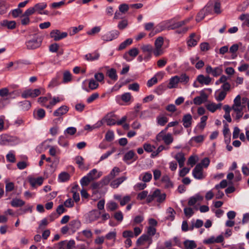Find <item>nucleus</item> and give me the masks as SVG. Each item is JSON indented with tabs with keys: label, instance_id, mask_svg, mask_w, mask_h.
Instances as JSON below:
<instances>
[{
	"label": "nucleus",
	"instance_id": "39",
	"mask_svg": "<svg viewBox=\"0 0 249 249\" xmlns=\"http://www.w3.org/2000/svg\"><path fill=\"white\" fill-rule=\"evenodd\" d=\"M120 172V169L118 167H115L108 176L112 179L116 176H118Z\"/></svg>",
	"mask_w": 249,
	"mask_h": 249
},
{
	"label": "nucleus",
	"instance_id": "53",
	"mask_svg": "<svg viewBox=\"0 0 249 249\" xmlns=\"http://www.w3.org/2000/svg\"><path fill=\"white\" fill-rule=\"evenodd\" d=\"M148 191H143L141 193H139L137 196V199H140L141 200L144 199L146 198L148 196Z\"/></svg>",
	"mask_w": 249,
	"mask_h": 249
},
{
	"label": "nucleus",
	"instance_id": "37",
	"mask_svg": "<svg viewBox=\"0 0 249 249\" xmlns=\"http://www.w3.org/2000/svg\"><path fill=\"white\" fill-rule=\"evenodd\" d=\"M70 176L67 172H62L59 174L58 178L61 182H64L70 179Z\"/></svg>",
	"mask_w": 249,
	"mask_h": 249
},
{
	"label": "nucleus",
	"instance_id": "24",
	"mask_svg": "<svg viewBox=\"0 0 249 249\" xmlns=\"http://www.w3.org/2000/svg\"><path fill=\"white\" fill-rule=\"evenodd\" d=\"M100 54L97 52L89 53L85 55L86 59L88 61H93L98 59Z\"/></svg>",
	"mask_w": 249,
	"mask_h": 249
},
{
	"label": "nucleus",
	"instance_id": "36",
	"mask_svg": "<svg viewBox=\"0 0 249 249\" xmlns=\"http://www.w3.org/2000/svg\"><path fill=\"white\" fill-rule=\"evenodd\" d=\"M158 124L161 125H164L168 122V118L165 116H159L157 118Z\"/></svg>",
	"mask_w": 249,
	"mask_h": 249
},
{
	"label": "nucleus",
	"instance_id": "46",
	"mask_svg": "<svg viewBox=\"0 0 249 249\" xmlns=\"http://www.w3.org/2000/svg\"><path fill=\"white\" fill-rule=\"evenodd\" d=\"M102 124H103L102 122L101 121H100V122H98L97 124L93 125L92 126H90L89 124H87L85 126V129L88 130H92L93 129L99 127L100 126H101L102 125Z\"/></svg>",
	"mask_w": 249,
	"mask_h": 249
},
{
	"label": "nucleus",
	"instance_id": "50",
	"mask_svg": "<svg viewBox=\"0 0 249 249\" xmlns=\"http://www.w3.org/2000/svg\"><path fill=\"white\" fill-rule=\"evenodd\" d=\"M127 20L126 19H123L119 22L118 27L120 30H123L127 27Z\"/></svg>",
	"mask_w": 249,
	"mask_h": 249
},
{
	"label": "nucleus",
	"instance_id": "9",
	"mask_svg": "<svg viewBox=\"0 0 249 249\" xmlns=\"http://www.w3.org/2000/svg\"><path fill=\"white\" fill-rule=\"evenodd\" d=\"M208 99V95L203 91L201 92L200 96L196 97L193 100V103L196 105H200L206 102Z\"/></svg>",
	"mask_w": 249,
	"mask_h": 249
},
{
	"label": "nucleus",
	"instance_id": "8",
	"mask_svg": "<svg viewBox=\"0 0 249 249\" xmlns=\"http://www.w3.org/2000/svg\"><path fill=\"white\" fill-rule=\"evenodd\" d=\"M119 34L120 33L118 31H112L109 33H108L102 36V38L103 40L106 41H111L113 39L116 38L118 36Z\"/></svg>",
	"mask_w": 249,
	"mask_h": 249
},
{
	"label": "nucleus",
	"instance_id": "31",
	"mask_svg": "<svg viewBox=\"0 0 249 249\" xmlns=\"http://www.w3.org/2000/svg\"><path fill=\"white\" fill-rule=\"evenodd\" d=\"M159 194V189H156L152 194L148 195L146 198V202L149 203L151 202L155 198H156L157 196Z\"/></svg>",
	"mask_w": 249,
	"mask_h": 249
},
{
	"label": "nucleus",
	"instance_id": "16",
	"mask_svg": "<svg viewBox=\"0 0 249 249\" xmlns=\"http://www.w3.org/2000/svg\"><path fill=\"white\" fill-rule=\"evenodd\" d=\"M137 159L138 157L136 155L134 151L133 150H130L127 153H126L124 157V160L125 161H127L131 160H136Z\"/></svg>",
	"mask_w": 249,
	"mask_h": 249
},
{
	"label": "nucleus",
	"instance_id": "19",
	"mask_svg": "<svg viewBox=\"0 0 249 249\" xmlns=\"http://www.w3.org/2000/svg\"><path fill=\"white\" fill-rule=\"evenodd\" d=\"M222 104L219 103L218 104H215V103H212L207 104L206 106L207 109L212 112H214L217 109H220L221 107Z\"/></svg>",
	"mask_w": 249,
	"mask_h": 249
},
{
	"label": "nucleus",
	"instance_id": "44",
	"mask_svg": "<svg viewBox=\"0 0 249 249\" xmlns=\"http://www.w3.org/2000/svg\"><path fill=\"white\" fill-rule=\"evenodd\" d=\"M179 82L183 83L184 84H187L189 80V77L186 74H182L179 77L178 76Z\"/></svg>",
	"mask_w": 249,
	"mask_h": 249
},
{
	"label": "nucleus",
	"instance_id": "49",
	"mask_svg": "<svg viewBox=\"0 0 249 249\" xmlns=\"http://www.w3.org/2000/svg\"><path fill=\"white\" fill-rule=\"evenodd\" d=\"M157 201L159 203H162L165 199L166 195L164 193H161L160 190H159V194L157 196Z\"/></svg>",
	"mask_w": 249,
	"mask_h": 249
},
{
	"label": "nucleus",
	"instance_id": "32",
	"mask_svg": "<svg viewBox=\"0 0 249 249\" xmlns=\"http://www.w3.org/2000/svg\"><path fill=\"white\" fill-rule=\"evenodd\" d=\"M20 107L21 109L23 110H28L31 107V103L29 101H24L23 102H21L20 103Z\"/></svg>",
	"mask_w": 249,
	"mask_h": 249
},
{
	"label": "nucleus",
	"instance_id": "17",
	"mask_svg": "<svg viewBox=\"0 0 249 249\" xmlns=\"http://www.w3.org/2000/svg\"><path fill=\"white\" fill-rule=\"evenodd\" d=\"M107 75L114 81H117L118 79L116 70L114 68H111L108 70L107 71Z\"/></svg>",
	"mask_w": 249,
	"mask_h": 249
},
{
	"label": "nucleus",
	"instance_id": "64",
	"mask_svg": "<svg viewBox=\"0 0 249 249\" xmlns=\"http://www.w3.org/2000/svg\"><path fill=\"white\" fill-rule=\"evenodd\" d=\"M114 216L115 219L119 222H121L124 217L123 214L121 211H118L115 213Z\"/></svg>",
	"mask_w": 249,
	"mask_h": 249
},
{
	"label": "nucleus",
	"instance_id": "23",
	"mask_svg": "<svg viewBox=\"0 0 249 249\" xmlns=\"http://www.w3.org/2000/svg\"><path fill=\"white\" fill-rule=\"evenodd\" d=\"M97 170L96 169H93L90 171L87 176L91 181H93L95 179H97L101 176V175L99 174L97 175Z\"/></svg>",
	"mask_w": 249,
	"mask_h": 249
},
{
	"label": "nucleus",
	"instance_id": "12",
	"mask_svg": "<svg viewBox=\"0 0 249 249\" xmlns=\"http://www.w3.org/2000/svg\"><path fill=\"white\" fill-rule=\"evenodd\" d=\"M196 80L201 85H208L212 81V78L209 76H204L203 74L197 76Z\"/></svg>",
	"mask_w": 249,
	"mask_h": 249
},
{
	"label": "nucleus",
	"instance_id": "58",
	"mask_svg": "<svg viewBox=\"0 0 249 249\" xmlns=\"http://www.w3.org/2000/svg\"><path fill=\"white\" fill-rule=\"evenodd\" d=\"M227 94L225 91H221L219 92L218 96L215 97V99L218 101H221L224 99Z\"/></svg>",
	"mask_w": 249,
	"mask_h": 249
},
{
	"label": "nucleus",
	"instance_id": "21",
	"mask_svg": "<svg viewBox=\"0 0 249 249\" xmlns=\"http://www.w3.org/2000/svg\"><path fill=\"white\" fill-rule=\"evenodd\" d=\"M184 249H194L196 248L197 245L193 240H186L183 242Z\"/></svg>",
	"mask_w": 249,
	"mask_h": 249
},
{
	"label": "nucleus",
	"instance_id": "60",
	"mask_svg": "<svg viewBox=\"0 0 249 249\" xmlns=\"http://www.w3.org/2000/svg\"><path fill=\"white\" fill-rule=\"evenodd\" d=\"M94 78L97 82H101L104 81V75L102 72H98L95 74Z\"/></svg>",
	"mask_w": 249,
	"mask_h": 249
},
{
	"label": "nucleus",
	"instance_id": "2",
	"mask_svg": "<svg viewBox=\"0 0 249 249\" xmlns=\"http://www.w3.org/2000/svg\"><path fill=\"white\" fill-rule=\"evenodd\" d=\"M41 42V37L39 36L34 35L32 38L26 42V45L28 49L34 50L39 47Z\"/></svg>",
	"mask_w": 249,
	"mask_h": 249
},
{
	"label": "nucleus",
	"instance_id": "42",
	"mask_svg": "<svg viewBox=\"0 0 249 249\" xmlns=\"http://www.w3.org/2000/svg\"><path fill=\"white\" fill-rule=\"evenodd\" d=\"M63 82L67 83L70 82L71 80V75L70 71H65L63 73Z\"/></svg>",
	"mask_w": 249,
	"mask_h": 249
},
{
	"label": "nucleus",
	"instance_id": "15",
	"mask_svg": "<svg viewBox=\"0 0 249 249\" xmlns=\"http://www.w3.org/2000/svg\"><path fill=\"white\" fill-rule=\"evenodd\" d=\"M127 178L124 176L118 178L111 182L110 184V186L113 188H117L122 182H123Z\"/></svg>",
	"mask_w": 249,
	"mask_h": 249
},
{
	"label": "nucleus",
	"instance_id": "62",
	"mask_svg": "<svg viewBox=\"0 0 249 249\" xmlns=\"http://www.w3.org/2000/svg\"><path fill=\"white\" fill-rule=\"evenodd\" d=\"M131 200V197L129 196H124L122 200H121L120 203L121 206H124L127 203H128Z\"/></svg>",
	"mask_w": 249,
	"mask_h": 249
},
{
	"label": "nucleus",
	"instance_id": "29",
	"mask_svg": "<svg viewBox=\"0 0 249 249\" xmlns=\"http://www.w3.org/2000/svg\"><path fill=\"white\" fill-rule=\"evenodd\" d=\"M166 213L167 214L166 217L167 219L170 221H173L174 219L176 212L172 208L169 207L167 210Z\"/></svg>",
	"mask_w": 249,
	"mask_h": 249
},
{
	"label": "nucleus",
	"instance_id": "61",
	"mask_svg": "<svg viewBox=\"0 0 249 249\" xmlns=\"http://www.w3.org/2000/svg\"><path fill=\"white\" fill-rule=\"evenodd\" d=\"M118 207L117 204L114 202H111L108 204L107 208L108 210L110 211H113L116 210Z\"/></svg>",
	"mask_w": 249,
	"mask_h": 249
},
{
	"label": "nucleus",
	"instance_id": "43",
	"mask_svg": "<svg viewBox=\"0 0 249 249\" xmlns=\"http://www.w3.org/2000/svg\"><path fill=\"white\" fill-rule=\"evenodd\" d=\"M234 104L231 107H241L243 106L241 105V96L238 95H237L235 98L234 99Z\"/></svg>",
	"mask_w": 249,
	"mask_h": 249
},
{
	"label": "nucleus",
	"instance_id": "7",
	"mask_svg": "<svg viewBox=\"0 0 249 249\" xmlns=\"http://www.w3.org/2000/svg\"><path fill=\"white\" fill-rule=\"evenodd\" d=\"M206 72L208 74H212L214 77H217L222 73V69L220 67L213 68L211 66L208 65L206 68Z\"/></svg>",
	"mask_w": 249,
	"mask_h": 249
},
{
	"label": "nucleus",
	"instance_id": "11",
	"mask_svg": "<svg viewBox=\"0 0 249 249\" xmlns=\"http://www.w3.org/2000/svg\"><path fill=\"white\" fill-rule=\"evenodd\" d=\"M193 122L192 117L190 114H186L183 116L182 122L184 127L188 128L191 127Z\"/></svg>",
	"mask_w": 249,
	"mask_h": 249
},
{
	"label": "nucleus",
	"instance_id": "52",
	"mask_svg": "<svg viewBox=\"0 0 249 249\" xmlns=\"http://www.w3.org/2000/svg\"><path fill=\"white\" fill-rule=\"evenodd\" d=\"M184 213L185 216L188 217H191L194 213L193 209L190 207L185 208Z\"/></svg>",
	"mask_w": 249,
	"mask_h": 249
},
{
	"label": "nucleus",
	"instance_id": "41",
	"mask_svg": "<svg viewBox=\"0 0 249 249\" xmlns=\"http://www.w3.org/2000/svg\"><path fill=\"white\" fill-rule=\"evenodd\" d=\"M173 140L174 139L171 134L168 133L166 135L165 137H164L163 141L166 144L169 145L173 142Z\"/></svg>",
	"mask_w": 249,
	"mask_h": 249
},
{
	"label": "nucleus",
	"instance_id": "47",
	"mask_svg": "<svg viewBox=\"0 0 249 249\" xmlns=\"http://www.w3.org/2000/svg\"><path fill=\"white\" fill-rule=\"evenodd\" d=\"M206 15H207L205 13L203 9H202L197 14V15L196 18V21L197 22H199L200 21L202 20Z\"/></svg>",
	"mask_w": 249,
	"mask_h": 249
},
{
	"label": "nucleus",
	"instance_id": "4",
	"mask_svg": "<svg viewBox=\"0 0 249 249\" xmlns=\"http://www.w3.org/2000/svg\"><path fill=\"white\" fill-rule=\"evenodd\" d=\"M41 94L40 89H28L24 90L21 93V96L23 98H27L28 97L35 98Z\"/></svg>",
	"mask_w": 249,
	"mask_h": 249
},
{
	"label": "nucleus",
	"instance_id": "63",
	"mask_svg": "<svg viewBox=\"0 0 249 249\" xmlns=\"http://www.w3.org/2000/svg\"><path fill=\"white\" fill-rule=\"evenodd\" d=\"M112 179L108 176L104 177L101 181L100 182L102 187L104 185H107Z\"/></svg>",
	"mask_w": 249,
	"mask_h": 249
},
{
	"label": "nucleus",
	"instance_id": "34",
	"mask_svg": "<svg viewBox=\"0 0 249 249\" xmlns=\"http://www.w3.org/2000/svg\"><path fill=\"white\" fill-rule=\"evenodd\" d=\"M132 42V39L131 38H128L124 41L122 42L118 48V50H122L124 49L127 46L130 45Z\"/></svg>",
	"mask_w": 249,
	"mask_h": 249
},
{
	"label": "nucleus",
	"instance_id": "38",
	"mask_svg": "<svg viewBox=\"0 0 249 249\" xmlns=\"http://www.w3.org/2000/svg\"><path fill=\"white\" fill-rule=\"evenodd\" d=\"M75 162L78 165L79 168L84 169V159L81 156H77L75 159Z\"/></svg>",
	"mask_w": 249,
	"mask_h": 249
},
{
	"label": "nucleus",
	"instance_id": "59",
	"mask_svg": "<svg viewBox=\"0 0 249 249\" xmlns=\"http://www.w3.org/2000/svg\"><path fill=\"white\" fill-rule=\"evenodd\" d=\"M46 6L47 4L46 3H37L35 5L34 8L35 9V11H39L45 9Z\"/></svg>",
	"mask_w": 249,
	"mask_h": 249
},
{
	"label": "nucleus",
	"instance_id": "22",
	"mask_svg": "<svg viewBox=\"0 0 249 249\" xmlns=\"http://www.w3.org/2000/svg\"><path fill=\"white\" fill-rule=\"evenodd\" d=\"M244 107L245 106H242L241 107H231L232 109L236 113V119L237 120H239L242 117L243 115V110Z\"/></svg>",
	"mask_w": 249,
	"mask_h": 249
},
{
	"label": "nucleus",
	"instance_id": "5",
	"mask_svg": "<svg viewBox=\"0 0 249 249\" xmlns=\"http://www.w3.org/2000/svg\"><path fill=\"white\" fill-rule=\"evenodd\" d=\"M68 34L66 32L61 33L58 30H53L50 33V36L53 38L54 41H58L62 38L66 37Z\"/></svg>",
	"mask_w": 249,
	"mask_h": 249
},
{
	"label": "nucleus",
	"instance_id": "20",
	"mask_svg": "<svg viewBox=\"0 0 249 249\" xmlns=\"http://www.w3.org/2000/svg\"><path fill=\"white\" fill-rule=\"evenodd\" d=\"M141 49L143 53H147L148 55L144 57V59H148L151 57V53L153 51L152 46L150 45H144L141 47Z\"/></svg>",
	"mask_w": 249,
	"mask_h": 249
},
{
	"label": "nucleus",
	"instance_id": "48",
	"mask_svg": "<svg viewBox=\"0 0 249 249\" xmlns=\"http://www.w3.org/2000/svg\"><path fill=\"white\" fill-rule=\"evenodd\" d=\"M92 181L87 176L84 177L80 180V183L82 186H87Z\"/></svg>",
	"mask_w": 249,
	"mask_h": 249
},
{
	"label": "nucleus",
	"instance_id": "30",
	"mask_svg": "<svg viewBox=\"0 0 249 249\" xmlns=\"http://www.w3.org/2000/svg\"><path fill=\"white\" fill-rule=\"evenodd\" d=\"M43 178L39 177L37 178H33L30 180V183L32 187H35L36 185H40L42 184Z\"/></svg>",
	"mask_w": 249,
	"mask_h": 249
},
{
	"label": "nucleus",
	"instance_id": "28",
	"mask_svg": "<svg viewBox=\"0 0 249 249\" xmlns=\"http://www.w3.org/2000/svg\"><path fill=\"white\" fill-rule=\"evenodd\" d=\"M11 204L13 207H18L23 206L25 202L20 199L15 198L11 201Z\"/></svg>",
	"mask_w": 249,
	"mask_h": 249
},
{
	"label": "nucleus",
	"instance_id": "51",
	"mask_svg": "<svg viewBox=\"0 0 249 249\" xmlns=\"http://www.w3.org/2000/svg\"><path fill=\"white\" fill-rule=\"evenodd\" d=\"M161 180L162 182L166 183V185L168 187L172 186V183L168 176H163Z\"/></svg>",
	"mask_w": 249,
	"mask_h": 249
},
{
	"label": "nucleus",
	"instance_id": "18",
	"mask_svg": "<svg viewBox=\"0 0 249 249\" xmlns=\"http://www.w3.org/2000/svg\"><path fill=\"white\" fill-rule=\"evenodd\" d=\"M179 83V79L178 76H175L172 77L167 86L168 88L171 89L175 88L177 87L178 84Z\"/></svg>",
	"mask_w": 249,
	"mask_h": 249
},
{
	"label": "nucleus",
	"instance_id": "10",
	"mask_svg": "<svg viewBox=\"0 0 249 249\" xmlns=\"http://www.w3.org/2000/svg\"><path fill=\"white\" fill-rule=\"evenodd\" d=\"M69 109L67 106H62L54 111L53 115L55 117L61 118V116L67 113L69 111Z\"/></svg>",
	"mask_w": 249,
	"mask_h": 249
},
{
	"label": "nucleus",
	"instance_id": "33",
	"mask_svg": "<svg viewBox=\"0 0 249 249\" xmlns=\"http://www.w3.org/2000/svg\"><path fill=\"white\" fill-rule=\"evenodd\" d=\"M195 36V33H192L190 35V39L188 41V45L189 46L193 47L197 44V40L194 38Z\"/></svg>",
	"mask_w": 249,
	"mask_h": 249
},
{
	"label": "nucleus",
	"instance_id": "3",
	"mask_svg": "<svg viewBox=\"0 0 249 249\" xmlns=\"http://www.w3.org/2000/svg\"><path fill=\"white\" fill-rule=\"evenodd\" d=\"M163 44V38L161 36L158 37L155 41V49L153 51V53L156 56H159L163 53L161 47Z\"/></svg>",
	"mask_w": 249,
	"mask_h": 249
},
{
	"label": "nucleus",
	"instance_id": "57",
	"mask_svg": "<svg viewBox=\"0 0 249 249\" xmlns=\"http://www.w3.org/2000/svg\"><path fill=\"white\" fill-rule=\"evenodd\" d=\"M105 120L108 125H114L117 123L115 119L110 118L108 115L106 117Z\"/></svg>",
	"mask_w": 249,
	"mask_h": 249
},
{
	"label": "nucleus",
	"instance_id": "35",
	"mask_svg": "<svg viewBox=\"0 0 249 249\" xmlns=\"http://www.w3.org/2000/svg\"><path fill=\"white\" fill-rule=\"evenodd\" d=\"M206 14L207 15L211 14L213 9V2L212 1L209 2L203 8Z\"/></svg>",
	"mask_w": 249,
	"mask_h": 249
},
{
	"label": "nucleus",
	"instance_id": "40",
	"mask_svg": "<svg viewBox=\"0 0 249 249\" xmlns=\"http://www.w3.org/2000/svg\"><path fill=\"white\" fill-rule=\"evenodd\" d=\"M99 86V84L97 82L95 81L94 79H90L89 83V88L91 89L94 90L97 89Z\"/></svg>",
	"mask_w": 249,
	"mask_h": 249
},
{
	"label": "nucleus",
	"instance_id": "45",
	"mask_svg": "<svg viewBox=\"0 0 249 249\" xmlns=\"http://www.w3.org/2000/svg\"><path fill=\"white\" fill-rule=\"evenodd\" d=\"M60 76L57 75L55 77L53 78L49 84V87H54L59 84V79Z\"/></svg>",
	"mask_w": 249,
	"mask_h": 249
},
{
	"label": "nucleus",
	"instance_id": "56",
	"mask_svg": "<svg viewBox=\"0 0 249 249\" xmlns=\"http://www.w3.org/2000/svg\"><path fill=\"white\" fill-rule=\"evenodd\" d=\"M14 189V183L12 182H6L5 186V190L6 192L13 191Z\"/></svg>",
	"mask_w": 249,
	"mask_h": 249
},
{
	"label": "nucleus",
	"instance_id": "55",
	"mask_svg": "<svg viewBox=\"0 0 249 249\" xmlns=\"http://www.w3.org/2000/svg\"><path fill=\"white\" fill-rule=\"evenodd\" d=\"M128 54L133 57H135L139 54V50L136 48H133L128 52Z\"/></svg>",
	"mask_w": 249,
	"mask_h": 249
},
{
	"label": "nucleus",
	"instance_id": "27",
	"mask_svg": "<svg viewBox=\"0 0 249 249\" xmlns=\"http://www.w3.org/2000/svg\"><path fill=\"white\" fill-rule=\"evenodd\" d=\"M59 245L64 246L67 249H72L74 247L75 242L73 240L69 241H64L60 242Z\"/></svg>",
	"mask_w": 249,
	"mask_h": 249
},
{
	"label": "nucleus",
	"instance_id": "54",
	"mask_svg": "<svg viewBox=\"0 0 249 249\" xmlns=\"http://www.w3.org/2000/svg\"><path fill=\"white\" fill-rule=\"evenodd\" d=\"M213 8L215 13L217 14L221 13L220 2L218 1L214 2V5L213 4Z\"/></svg>",
	"mask_w": 249,
	"mask_h": 249
},
{
	"label": "nucleus",
	"instance_id": "13",
	"mask_svg": "<svg viewBox=\"0 0 249 249\" xmlns=\"http://www.w3.org/2000/svg\"><path fill=\"white\" fill-rule=\"evenodd\" d=\"M147 241H149V243L151 244L152 241L151 237H150L147 234H143L138 239L137 245L138 246H141L143 245L145 242Z\"/></svg>",
	"mask_w": 249,
	"mask_h": 249
},
{
	"label": "nucleus",
	"instance_id": "26",
	"mask_svg": "<svg viewBox=\"0 0 249 249\" xmlns=\"http://www.w3.org/2000/svg\"><path fill=\"white\" fill-rule=\"evenodd\" d=\"M80 226V221L76 220L71 221L69 224V227L70 230L73 231H75L76 229H78Z\"/></svg>",
	"mask_w": 249,
	"mask_h": 249
},
{
	"label": "nucleus",
	"instance_id": "1",
	"mask_svg": "<svg viewBox=\"0 0 249 249\" xmlns=\"http://www.w3.org/2000/svg\"><path fill=\"white\" fill-rule=\"evenodd\" d=\"M191 19H192V18L186 19L182 21L172 23H171L170 21H166L160 24L159 26L161 30H163L165 29H167L168 30H175L185 25L188 23Z\"/></svg>",
	"mask_w": 249,
	"mask_h": 249
},
{
	"label": "nucleus",
	"instance_id": "25",
	"mask_svg": "<svg viewBox=\"0 0 249 249\" xmlns=\"http://www.w3.org/2000/svg\"><path fill=\"white\" fill-rule=\"evenodd\" d=\"M16 22L14 21H8L7 20H4L1 22V25L2 26H6L8 29H13L16 27Z\"/></svg>",
	"mask_w": 249,
	"mask_h": 249
},
{
	"label": "nucleus",
	"instance_id": "6",
	"mask_svg": "<svg viewBox=\"0 0 249 249\" xmlns=\"http://www.w3.org/2000/svg\"><path fill=\"white\" fill-rule=\"evenodd\" d=\"M194 177L198 179H202L204 178L203 174V168L201 164H197L193 171Z\"/></svg>",
	"mask_w": 249,
	"mask_h": 249
},
{
	"label": "nucleus",
	"instance_id": "14",
	"mask_svg": "<svg viewBox=\"0 0 249 249\" xmlns=\"http://www.w3.org/2000/svg\"><path fill=\"white\" fill-rule=\"evenodd\" d=\"M174 158L178 163L179 167L182 168L184 166V162L185 161V158L184 153L182 152H179L175 155Z\"/></svg>",
	"mask_w": 249,
	"mask_h": 249
}]
</instances>
